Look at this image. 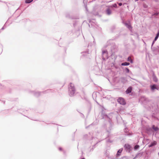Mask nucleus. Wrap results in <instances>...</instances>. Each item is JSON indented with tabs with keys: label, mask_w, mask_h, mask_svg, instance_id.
Returning <instances> with one entry per match:
<instances>
[{
	"label": "nucleus",
	"mask_w": 159,
	"mask_h": 159,
	"mask_svg": "<svg viewBox=\"0 0 159 159\" xmlns=\"http://www.w3.org/2000/svg\"><path fill=\"white\" fill-rule=\"evenodd\" d=\"M75 92V89L74 84L70 83L68 85V93L69 96L70 97L74 96Z\"/></svg>",
	"instance_id": "nucleus-1"
},
{
	"label": "nucleus",
	"mask_w": 159,
	"mask_h": 159,
	"mask_svg": "<svg viewBox=\"0 0 159 159\" xmlns=\"http://www.w3.org/2000/svg\"><path fill=\"white\" fill-rule=\"evenodd\" d=\"M145 108L148 110L151 111L152 112L155 111L158 109V105L155 103H153L151 104H150L148 107L146 106Z\"/></svg>",
	"instance_id": "nucleus-2"
},
{
	"label": "nucleus",
	"mask_w": 159,
	"mask_h": 159,
	"mask_svg": "<svg viewBox=\"0 0 159 159\" xmlns=\"http://www.w3.org/2000/svg\"><path fill=\"white\" fill-rule=\"evenodd\" d=\"M52 89H48L45 91L41 92L33 91L32 93L33 95L36 97H38L42 93H47L52 92Z\"/></svg>",
	"instance_id": "nucleus-3"
},
{
	"label": "nucleus",
	"mask_w": 159,
	"mask_h": 159,
	"mask_svg": "<svg viewBox=\"0 0 159 159\" xmlns=\"http://www.w3.org/2000/svg\"><path fill=\"white\" fill-rule=\"evenodd\" d=\"M108 53L107 50H105L102 51V58L103 60L105 61L108 58Z\"/></svg>",
	"instance_id": "nucleus-4"
},
{
	"label": "nucleus",
	"mask_w": 159,
	"mask_h": 159,
	"mask_svg": "<svg viewBox=\"0 0 159 159\" xmlns=\"http://www.w3.org/2000/svg\"><path fill=\"white\" fill-rule=\"evenodd\" d=\"M117 102L120 104L122 105H125L126 104V102L123 98L120 97L119 98L117 99Z\"/></svg>",
	"instance_id": "nucleus-5"
},
{
	"label": "nucleus",
	"mask_w": 159,
	"mask_h": 159,
	"mask_svg": "<svg viewBox=\"0 0 159 159\" xmlns=\"http://www.w3.org/2000/svg\"><path fill=\"white\" fill-rule=\"evenodd\" d=\"M119 81L121 83L123 84H126L128 82V80L126 78L124 77H121L120 78Z\"/></svg>",
	"instance_id": "nucleus-6"
},
{
	"label": "nucleus",
	"mask_w": 159,
	"mask_h": 159,
	"mask_svg": "<svg viewBox=\"0 0 159 159\" xmlns=\"http://www.w3.org/2000/svg\"><path fill=\"white\" fill-rule=\"evenodd\" d=\"M151 90L152 91H154L155 89L158 90L159 88L156 84H153L150 86Z\"/></svg>",
	"instance_id": "nucleus-7"
},
{
	"label": "nucleus",
	"mask_w": 159,
	"mask_h": 159,
	"mask_svg": "<svg viewBox=\"0 0 159 159\" xmlns=\"http://www.w3.org/2000/svg\"><path fill=\"white\" fill-rule=\"evenodd\" d=\"M124 147L127 151L130 152L131 150V147L129 144H125L124 146Z\"/></svg>",
	"instance_id": "nucleus-8"
},
{
	"label": "nucleus",
	"mask_w": 159,
	"mask_h": 159,
	"mask_svg": "<svg viewBox=\"0 0 159 159\" xmlns=\"http://www.w3.org/2000/svg\"><path fill=\"white\" fill-rule=\"evenodd\" d=\"M147 133L149 134H151L153 132L152 128L148 127L146 129Z\"/></svg>",
	"instance_id": "nucleus-9"
},
{
	"label": "nucleus",
	"mask_w": 159,
	"mask_h": 159,
	"mask_svg": "<svg viewBox=\"0 0 159 159\" xmlns=\"http://www.w3.org/2000/svg\"><path fill=\"white\" fill-rule=\"evenodd\" d=\"M152 118L154 119V120L159 121V118L157 116L156 114H155L154 113H153L152 115Z\"/></svg>",
	"instance_id": "nucleus-10"
},
{
	"label": "nucleus",
	"mask_w": 159,
	"mask_h": 159,
	"mask_svg": "<svg viewBox=\"0 0 159 159\" xmlns=\"http://www.w3.org/2000/svg\"><path fill=\"white\" fill-rule=\"evenodd\" d=\"M157 144V142L155 141H154L151 143L148 146L149 148L152 147L156 145Z\"/></svg>",
	"instance_id": "nucleus-11"
},
{
	"label": "nucleus",
	"mask_w": 159,
	"mask_h": 159,
	"mask_svg": "<svg viewBox=\"0 0 159 159\" xmlns=\"http://www.w3.org/2000/svg\"><path fill=\"white\" fill-rule=\"evenodd\" d=\"M102 119H104V118H109V121H110V120H111L110 118H109L108 117V116L106 114H105V113H104L102 112Z\"/></svg>",
	"instance_id": "nucleus-12"
},
{
	"label": "nucleus",
	"mask_w": 159,
	"mask_h": 159,
	"mask_svg": "<svg viewBox=\"0 0 159 159\" xmlns=\"http://www.w3.org/2000/svg\"><path fill=\"white\" fill-rule=\"evenodd\" d=\"M132 90V87H129L126 89L125 93L126 94H129L131 92Z\"/></svg>",
	"instance_id": "nucleus-13"
},
{
	"label": "nucleus",
	"mask_w": 159,
	"mask_h": 159,
	"mask_svg": "<svg viewBox=\"0 0 159 159\" xmlns=\"http://www.w3.org/2000/svg\"><path fill=\"white\" fill-rule=\"evenodd\" d=\"M106 14L108 15H110L111 13V11L109 8H107L105 11Z\"/></svg>",
	"instance_id": "nucleus-14"
},
{
	"label": "nucleus",
	"mask_w": 159,
	"mask_h": 159,
	"mask_svg": "<svg viewBox=\"0 0 159 159\" xmlns=\"http://www.w3.org/2000/svg\"><path fill=\"white\" fill-rule=\"evenodd\" d=\"M125 25L126 26V27L128 28L129 30H131L132 29V27L131 26L129 23L125 22L124 23Z\"/></svg>",
	"instance_id": "nucleus-15"
},
{
	"label": "nucleus",
	"mask_w": 159,
	"mask_h": 159,
	"mask_svg": "<svg viewBox=\"0 0 159 159\" xmlns=\"http://www.w3.org/2000/svg\"><path fill=\"white\" fill-rule=\"evenodd\" d=\"M123 151V148H121L120 149L117 151V154H116V156L118 157L120 155V154Z\"/></svg>",
	"instance_id": "nucleus-16"
},
{
	"label": "nucleus",
	"mask_w": 159,
	"mask_h": 159,
	"mask_svg": "<svg viewBox=\"0 0 159 159\" xmlns=\"http://www.w3.org/2000/svg\"><path fill=\"white\" fill-rule=\"evenodd\" d=\"M112 129V126L110 125V127H109V129L108 130L107 129H106V131L108 133V135L107 136V137H110V134H109L110 133V131Z\"/></svg>",
	"instance_id": "nucleus-17"
},
{
	"label": "nucleus",
	"mask_w": 159,
	"mask_h": 159,
	"mask_svg": "<svg viewBox=\"0 0 159 159\" xmlns=\"http://www.w3.org/2000/svg\"><path fill=\"white\" fill-rule=\"evenodd\" d=\"M142 155L143 154L142 153H138L137 154H136L135 157L134 158V159H135L138 157H140L142 156Z\"/></svg>",
	"instance_id": "nucleus-18"
},
{
	"label": "nucleus",
	"mask_w": 159,
	"mask_h": 159,
	"mask_svg": "<svg viewBox=\"0 0 159 159\" xmlns=\"http://www.w3.org/2000/svg\"><path fill=\"white\" fill-rule=\"evenodd\" d=\"M152 130L155 131H157L159 130V128L157 127H156L154 125H153L152 127Z\"/></svg>",
	"instance_id": "nucleus-19"
},
{
	"label": "nucleus",
	"mask_w": 159,
	"mask_h": 159,
	"mask_svg": "<svg viewBox=\"0 0 159 159\" xmlns=\"http://www.w3.org/2000/svg\"><path fill=\"white\" fill-rule=\"evenodd\" d=\"M81 53L83 54H82V55L83 56H87V55L89 53L88 49L87 51H85L81 52Z\"/></svg>",
	"instance_id": "nucleus-20"
},
{
	"label": "nucleus",
	"mask_w": 159,
	"mask_h": 159,
	"mask_svg": "<svg viewBox=\"0 0 159 159\" xmlns=\"http://www.w3.org/2000/svg\"><path fill=\"white\" fill-rule=\"evenodd\" d=\"M152 78L153 81L155 82H157L158 81V79L157 77L154 74H153L152 75Z\"/></svg>",
	"instance_id": "nucleus-21"
},
{
	"label": "nucleus",
	"mask_w": 159,
	"mask_h": 159,
	"mask_svg": "<svg viewBox=\"0 0 159 159\" xmlns=\"http://www.w3.org/2000/svg\"><path fill=\"white\" fill-rule=\"evenodd\" d=\"M130 64L129 62H123L121 64V65L122 66H129Z\"/></svg>",
	"instance_id": "nucleus-22"
},
{
	"label": "nucleus",
	"mask_w": 159,
	"mask_h": 159,
	"mask_svg": "<svg viewBox=\"0 0 159 159\" xmlns=\"http://www.w3.org/2000/svg\"><path fill=\"white\" fill-rule=\"evenodd\" d=\"M127 61H129L131 63H132L133 62V60L131 59L130 57H129L127 58Z\"/></svg>",
	"instance_id": "nucleus-23"
},
{
	"label": "nucleus",
	"mask_w": 159,
	"mask_h": 159,
	"mask_svg": "<svg viewBox=\"0 0 159 159\" xmlns=\"http://www.w3.org/2000/svg\"><path fill=\"white\" fill-rule=\"evenodd\" d=\"M140 146L139 145H136L134 147V150H137L139 149Z\"/></svg>",
	"instance_id": "nucleus-24"
},
{
	"label": "nucleus",
	"mask_w": 159,
	"mask_h": 159,
	"mask_svg": "<svg viewBox=\"0 0 159 159\" xmlns=\"http://www.w3.org/2000/svg\"><path fill=\"white\" fill-rule=\"evenodd\" d=\"M159 14V12H156V13H154L153 14H152V16H155V17L156 16H157Z\"/></svg>",
	"instance_id": "nucleus-25"
},
{
	"label": "nucleus",
	"mask_w": 159,
	"mask_h": 159,
	"mask_svg": "<svg viewBox=\"0 0 159 159\" xmlns=\"http://www.w3.org/2000/svg\"><path fill=\"white\" fill-rule=\"evenodd\" d=\"M33 0H25V2L26 3H30L32 2Z\"/></svg>",
	"instance_id": "nucleus-26"
},
{
	"label": "nucleus",
	"mask_w": 159,
	"mask_h": 159,
	"mask_svg": "<svg viewBox=\"0 0 159 159\" xmlns=\"http://www.w3.org/2000/svg\"><path fill=\"white\" fill-rule=\"evenodd\" d=\"M125 71L127 73H129V72L130 70L129 68L127 67H126L125 69Z\"/></svg>",
	"instance_id": "nucleus-27"
},
{
	"label": "nucleus",
	"mask_w": 159,
	"mask_h": 159,
	"mask_svg": "<svg viewBox=\"0 0 159 159\" xmlns=\"http://www.w3.org/2000/svg\"><path fill=\"white\" fill-rule=\"evenodd\" d=\"M83 94H84V95L83 96V97H82V96H81V98L82 99L86 100V97L85 96V94L84 92H83Z\"/></svg>",
	"instance_id": "nucleus-28"
},
{
	"label": "nucleus",
	"mask_w": 159,
	"mask_h": 159,
	"mask_svg": "<svg viewBox=\"0 0 159 159\" xmlns=\"http://www.w3.org/2000/svg\"><path fill=\"white\" fill-rule=\"evenodd\" d=\"M143 7L144 8H147L148 7V5L145 3H143Z\"/></svg>",
	"instance_id": "nucleus-29"
},
{
	"label": "nucleus",
	"mask_w": 159,
	"mask_h": 159,
	"mask_svg": "<svg viewBox=\"0 0 159 159\" xmlns=\"http://www.w3.org/2000/svg\"><path fill=\"white\" fill-rule=\"evenodd\" d=\"M113 142L112 140H111L110 139H108L107 140V142L109 143H111Z\"/></svg>",
	"instance_id": "nucleus-30"
},
{
	"label": "nucleus",
	"mask_w": 159,
	"mask_h": 159,
	"mask_svg": "<svg viewBox=\"0 0 159 159\" xmlns=\"http://www.w3.org/2000/svg\"><path fill=\"white\" fill-rule=\"evenodd\" d=\"M115 26L114 25L112 26L111 28V30L112 32H113L114 30L115 29Z\"/></svg>",
	"instance_id": "nucleus-31"
},
{
	"label": "nucleus",
	"mask_w": 159,
	"mask_h": 159,
	"mask_svg": "<svg viewBox=\"0 0 159 159\" xmlns=\"http://www.w3.org/2000/svg\"><path fill=\"white\" fill-rule=\"evenodd\" d=\"M100 141H99L98 142H97L95 144H94V145H93L92 146V148H93V149H94V148H95L96 147V145L98 143L100 142Z\"/></svg>",
	"instance_id": "nucleus-32"
},
{
	"label": "nucleus",
	"mask_w": 159,
	"mask_h": 159,
	"mask_svg": "<svg viewBox=\"0 0 159 159\" xmlns=\"http://www.w3.org/2000/svg\"><path fill=\"white\" fill-rule=\"evenodd\" d=\"M93 150H94V149L92 148H91L90 149V148H89V150H88L89 152H92L93 151Z\"/></svg>",
	"instance_id": "nucleus-33"
},
{
	"label": "nucleus",
	"mask_w": 159,
	"mask_h": 159,
	"mask_svg": "<svg viewBox=\"0 0 159 159\" xmlns=\"http://www.w3.org/2000/svg\"><path fill=\"white\" fill-rule=\"evenodd\" d=\"M112 7L116 8L117 7V5L116 3H115L114 4H113L112 5Z\"/></svg>",
	"instance_id": "nucleus-34"
},
{
	"label": "nucleus",
	"mask_w": 159,
	"mask_h": 159,
	"mask_svg": "<svg viewBox=\"0 0 159 159\" xmlns=\"http://www.w3.org/2000/svg\"><path fill=\"white\" fill-rule=\"evenodd\" d=\"M156 36L158 38L159 36V30H158L157 33L156 35Z\"/></svg>",
	"instance_id": "nucleus-35"
},
{
	"label": "nucleus",
	"mask_w": 159,
	"mask_h": 159,
	"mask_svg": "<svg viewBox=\"0 0 159 159\" xmlns=\"http://www.w3.org/2000/svg\"><path fill=\"white\" fill-rule=\"evenodd\" d=\"M155 41H154V40H153V42L152 43V46H151V49H153L152 46H153V45L155 43Z\"/></svg>",
	"instance_id": "nucleus-36"
},
{
	"label": "nucleus",
	"mask_w": 159,
	"mask_h": 159,
	"mask_svg": "<svg viewBox=\"0 0 159 159\" xmlns=\"http://www.w3.org/2000/svg\"><path fill=\"white\" fill-rule=\"evenodd\" d=\"M158 38L155 36L154 40V41H157V39Z\"/></svg>",
	"instance_id": "nucleus-37"
},
{
	"label": "nucleus",
	"mask_w": 159,
	"mask_h": 159,
	"mask_svg": "<svg viewBox=\"0 0 159 159\" xmlns=\"http://www.w3.org/2000/svg\"><path fill=\"white\" fill-rule=\"evenodd\" d=\"M110 2V1H107L106 0H103V1H102V2Z\"/></svg>",
	"instance_id": "nucleus-38"
},
{
	"label": "nucleus",
	"mask_w": 159,
	"mask_h": 159,
	"mask_svg": "<svg viewBox=\"0 0 159 159\" xmlns=\"http://www.w3.org/2000/svg\"><path fill=\"white\" fill-rule=\"evenodd\" d=\"M118 5H119V6H122V3H121V2H120V3H118Z\"/></svg>",
	"instance_id": "nucleus-39"
},
{
	"label": "nucleus",
	"mask_w": 159,
	"mask_h": 159,
	"mask_svg": "<svg viewBox=\"0 0 159 159\" xmlns=\"http://www.w3.org/2000/svg\"><path fill=\"white\" fill-rule=\"evenodd\" d=\"M66 16L67 17L70 18V16L68 14L66 15Z\"/></svg>",
	"instance_id": "nucleus-40"
},
{
	"label": "nucleus",
	"mask_w": 159,
	"mask_h": 159,
	"mask_svg": "<svg viewBox=\"0 0 159 159\" xmlns=\"http://www.w3.org/2000/svg\"><path fill=\"white\" fill-rule=\"evenodd\" d=\"M59 150H60V151L61 150H62V148H61V147H60L59 148Z\"/></svg>",
	"instance_id": "nucleus-41"
},
{
	"label": "nucleus",
	"mask_w": 159,
	"mask_h": 159,
	"mask_svg": "<svg viewBox=\"0 0 159 159\" xmlns=\"http://www.w3.org/2000/svg\"><path fill=\"white\" fill-rule=\"evenodd\" d=\"M139 0H134L135 2H136L138 1Z\"/></svg>",
	"instance_id": "nucleus-42"
},
{
	"label": "nucleus",
	"mask_w": 159,
	"mask_h": 159,
	"mask_svg": "<svg viewBox=\"0 0 159 159\" xmlns=\"http://www.w3.org/2000/svg\"><path fill=\"white\" fill-rule=\"evenodd\" d=\"M31 120H35V121H37V120H33V119H31Z\"/></svg>",
	"instance_id": "nucleus-43"
},
{
	"label": "nucleus",
	"mask_w": 159,
	"mask_h": 159,
	"mask_svg": "<svg viewBox=\"0 0 159 159\" xmlns=\"http://www.w3.org/2000/svg\"><path fill=\"white\" fill-rule=\"evenodd\" d=\"M96 103H97V104H99V103H98V102H97V101H96Z\"/></svg>",
	"instance_id": "nucleus-44"
},
{
	"label": "nucleus",
	"mask_w": 159,
	"mask_h": 159,
	"mask_svg": "<svg viewBox=\"0 0 159 159\" xmlns=\"http://www.w3.org/2000/svg\"><path fill=\"white\" fill-rule=\"evenodd\" d=\"M87 136V135H85L84 136V137H85V136Z\"/></svg>",
	"instance_id": "nucleus-45"
},
{
	"label": "nucleus",
	"mask_w": 159,
	"mask_h": 159,
	"mask_svg": "<svg viewBox=\"0 0 159 159\" xmlns=\"http://www.w3.org/2000/svg\"><path fill=\"white\" fill-rule=\"evenodd\" d=\"M81 159H85V158H83Z\"/></svg>",
	"instance_id": "nucleus-46"
},
{
	"label": "nucleus",
	"mask_w": 159,
	"mask_h": 159,
	"mask_svg": "<svg viewBox=\"0 0 159 159\" xmlns=\"http://www.w3.org/2000/svg\"><path fill=\"white\" fill-rule=\"evenodd\" d=\"M141 0L142 1H144L145 0Z\"/></svg>",
	"instance_id": "nucleus-47"
},
{
	"label": "nucleus",
	"mask_w": 159,
	"mask_h": 159,
	"mask_svg": "<svg viewBox=\"0 0 159 159\" xmlns=\"http://www.w3.org/2000/svg\"><path fill=\"white\" fill-rule=\"evenodd\" d=\"M5 101H3L4 103H5Z\"/></svg>",
	"instance_id": "nucleus-48"
},
{
	"label": "nucleus",
	"mask_w": 159,
	"mask_h": 159,
	"mask_svg": "<svg viewBox=\"0 0 159 159\" xmlns=\"http://www.w3.org/2000/svg\"><path fill=\"white\" fill-rule=\"evenodd\" d=\"M88 127H86V128H87Z\"/></svg>",
	"instance_id": "nucleus-49"
},
{
	"label": "nucleus",
	"mask_w": 159,
	"mask_h": 159,
	"mask_svg": "<svg viewBox=\"0 0 159 159\" xmlns=\"http://www.w3.org/2000/svg\"><path fill=\"white\" fill-rule=\"evenodd\" d=\"M86 10H87V8H86Z\"/></svg>",
	"instance_id": "nucleus-50"
},
{
	"label": "nucleus",
	"mask_w": 159,
	"mask_h": 159,
	"mask_svg": "<svg viewBox=\"0 0 159 159\" xmlns=\"http://www.w3.org/2000/svg\"><path fill=\"white\" fill-rule=\"evenodd\" d=\"M0 2H1L2 1H0Z\"/></svg>",
	"instance_id": "nucleus-51"
}]
</instances>
